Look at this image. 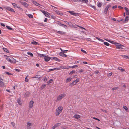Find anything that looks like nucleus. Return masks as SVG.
Wrapping results in <instances>:
<instances>
[{"label":"nucleus","instance_id":"f257e3e1","mask_svg":"<svg viewBox=\"0 0 129 129\" xmlns=\"http://www.w3.org/2000/svg\"><path fill=\"white\" fill-rule=\"evenodd\" d=\"M63 109V107L62 106H59L56 109L55 112V114L56 116L59 115V114L61 113Z\"/></svg>","mask_w":129,"mask_h":129},{"label":"nucleus","instance_id":"f03ea898","mask_svg":"<svg viewBox=\"0 0 129 129\" xmlns=\"http://www.w3.org/2000/svg\"><path fill=\"white\" fill-rule=\"evenodd\" d=\"M66 95V94L63 93L60 94L57 97L56 101H60L61 100L64 98Z\"/></svg>","mask_w":129,"mask_h":129},{"label":"nucleus","instance_id":"7ed1b4c3","mask_svg":"<svg viewBox=\"0 0 129 129\" xmlns=\"http://www.w3.org/2000/svg\"><path fill=\"white\" fill-rule=\"evenodd\" d=\"M116 48L119 49L120 50H121L124 49L123 47H124V46L118 43H116Z\"/></svg>","mask_w":129,"mask_h":129},{"label":"nucleus","instance_id":"20e7f679","mask_svg":"<svg viewBox=\"0 0 129 129\" xmlns=\"http://www.w3.org/2000/svg\"><path fill=\"white\" fill-rule=\"evenodd\" d=\"M34 103V102L33 101H30L29 103V108H31L33 107Z\"/></svg>","mask_w":129,"mask_h":129},{"label":"nucleus","instance_id":"39448f33","mask_svg":"<svg viewBox=\"0 0 129 129\" xmlns=\"http://www.w3.org/2000/svg\"><path fill=\"white\" fill-rule=\"evenodd\" d=\"M50 57H48V56H45L44 57V59L46 61H48L50 59Z\"/></svg>","mask_w":129,"mask_h":129},{"label":"nucleus","instance_id":"423d86ee","mask_svg":"<svg viewBox=\"0 0 129 129\" xmlns=\"http://www.w3.org/2000/svg\"><path fill=\"white\" fill-rule=\"evenodd\" d=\"M6 8L9 10V11H10L12 12H15V11L12 8H10V7H6Z\"/></svg>","mask_w":129,"mask_h":129},{"label":"nucleus","instance_id":"0eeeda50","mask_svg":"<svg viewBox=\"0 0 129 129\" xmlns=\"http://www.w3.org/2000/svg\"><path fill=\"white\" fill-rule=\"evenodd\" d=\"M41 11L47 17H49V15L47 13V12L45 11Z\"/></svg>","mask_w":129,"mask_h":129},{"label":"nucleus","instance_id":"6e6552de","mask_svg":"<svg viewBox=\"0 0 129 129\" xmlns=\"http://www.w3.org/2000/svg\"><path fill=\"white\" fill-rule=\"evenodd\" d=\"M69 13H70L71 15L74 16H77L78 15V13H76L74 12V11H68Z\"/></svg>","mask_w":129,"mask_h":129},{"label":"nucleus","instance_id":"1a4fd4ad","mask_svg":"<svg viewBox=\"0 0 129 129\" xmlns=\"http://www.w3.org/2000/svg\"><path fill=\"white\" fill-rule=\"evenodd\" d=\"M5 85V84L2 81H0V87H3Z\"/></svg>","mask_w":129,"mask_h":129},{"label":"nucleus","instance_id":"9d476101","mask_svg":"<svg viewBox=\"0 0 129 129\" xmlns=\"http://www.w3.org/2000/svg\"><path fill=\"white\" fill-rule=\"evenodd\" d=\"M12 57H11L9 56H7L6 57V59L8 61L11 62L12 61Z\"/></svg>","mask_w":129,"mask_h":129},{"label":"nucleus","instance_id":"9b49d317","mask_svg":"<svg viewBox=\"0 0 129 129\" xmlns=\"http://www.w3.org/2000/svg\"><path fill=\"white\" fill-rule=\"evenodd\" d=\"M73 117L74 118L78 119L80 118V116L78 114H75L74 115Z\"/></svg>","mask_w":129,"mask_h":129},{"label":"nucleus","instance_id":"f8f14e48","mask_svg":"<svg viewBox=\"0 0 129 129\" xmlns=\"http://www.w3.org/2000/svg\"><path fill=\"white\" fill-rule=\"evenodd\" d=\"M78 81H73L72 82V83H70V85L71 86H73L74 85L76 84Z\"/></svg>","mask_w":129,"mask_h":129},{"label":"nucleus","instance_id":"ddd939ff","mask_svg":"<svg viewBox=\"0 0 129 129\" xmlns=\"http://www.w3.org/2000/svg\"><path fill=\"white\" fill-rule=\"evenodd\" d=\"M104 39L106 40L107 41L111 43H112V44H116V43H117L116 42H115L114 41H110V40H108L107 39Z\"/></svg>","mask_w":129,"mask_h":129},{"label":"nucleus","instance_id":"4468645a","mask_svg":"<svg viewBox=\"0 0 129 129\" xmlns=\"http://www.w3.org/2000/svg\"><path fill=\"white\" fill-rule=\"evenodd\" d=\"M126 12V15H129V11L128 10V9L126 8L125 7L124 8Z\"/></svg>","mask_w":129,"mask_h":129},{"label":"nucleus","instance_id":"2eb2a0df","mask_svg":"<svg viewBox=\"0 0 129 129\" xmlns=\"http://www.w3.org/2000/svg\"><path fill=\"white\" fill-rule=\"evenodd\" d=\"M64 53L61 52H60L59 53V54L60 55L62 56H64L65 57H66L67 56Z\"/></svg>","mask_w":129,"mask_h":129},{"label":"nucleus","instance_id":"dca6fc26","mask_svg":"<svg viewBox=\"0 0 129 129\" xmlns=\"http://www.w3.org/2000/svg\"><path fill=\"white\" fill-rule=\"evenodd\" d=\"M21 4L23 6H24L25 7H27L28 6V4L25 2H21Z\"/></svg>","mask_w":129,"mask_h":129},{"label":"nucleus","instance_id":"f3484780","mask_svg":"<svg viewBox=\"0 0 129 129\" xmlns=\"http://www.w3.org/2000/svg\"><path fill=\"white\" fill-rule=\"evenodd\" d=\"M33 3L35 5L39 7H40V6H41V5L39 3H37L35 1H33Z\"/></svg>","mask_w":129,"mask_h":129},{"label":"nucleus","instance_id":"a211bd4d","mask_svg":"<svg viewBox=\"0 0 129 129\" xmlns=\"http://www.w3.org/2000/svg\"><path fill=\"white\" fill-rule=\"evenodd\" d=\"M61 124L60 123H57L54 126V128H56L57 127L59 126Z\"/></svg>","mask_w":129,"mask_h":129},{"label":"nucleus","instance_id":"6ab92c4d","mask_svg":"<svg viewBox=\"0 0 129 129\" xmlns=\"http://www.w3.org/2000/svg\"><path fill=\"white\" fill-rule=\"evenodd\" d=\"M46 85V84H42L41 87V88L42 89H44Z\"/></svg>","mask_w":129,"mask_h":129},{"label":"nucleus","instance_id":"aec40b11","mask_svg":"<svg viewBox=\"0 0 129 129\" xmlns=\"http://www.w3.org/2000/svg\"><path fill=\"white\" fill-rule=\"evenodd\" d=\"M11 60L12 61L11 62L15 63L16 62V60L13 57L12 58Z\"/></svg>","mask_w":129,"mask_h":129},{"label":"nucleus","instance_id":"412c9836","mask_svg":"<svg viewBox=\"0 0 129 129\" xmlns=\"http://www.w3.org/2000/svg\"><path fill=\"white\" fill-rule=\"evenodd\" d=\"M128 16H126L125 17V20L123 22L124 23H125L127 22L128 20Z\"/></svg>","mask_w":129,"mask_h":129},{"label":"nucleus","instance_id":"4be33fe9","mask_svg":"<svg viewBox=\"0 0 129 129\" xmlns=\"http://www.w3.org/2000/svg\"><path fill=\"white\" fill-rule=\"evenodd\" d=\"M57 24L59 25L60 26H64L65 27H67V26L66 25H65L64 24H62V23H61L59 22H58V23H57Z\"/></svg>","mask_w":129,"mask_h":129},{"label":"nucleus","instance_id":"5701e85b","mask_svg":"<svg viewBox=\"0 0 129 129\" xmlns=\"http://www.w3.org/2000/svg\"><path fill=\"white\" fill-rule=\"evenodd\" d=\"M27 127H29L30 126H32L33 125V124L30 122H27Z\"/></svg>","mask_w":129,"mask_h":129},{"label":"nucleus","instance_id":"b1692460","mask_svg":"<svg viewBox=\"0 0 129 129\" xmlns=\"http://www.w3.org/2000/svg\"><path fill=\"white\" fill-rule=\"evenodd\" d=\"M88 2V0H81V2L85 3H87Z\"/></svg>","mask_w":129,"mask_h":129},{"label":"nucleus","instance_id":"393cba45","mask_svg":"<svg viewBox=\"0 0 129 129\" xmlns=\"http://www.w3.org/2000/svg\"><path fill=\"white\" fill-rule=\"evenodd\" d=\"M66 23L67 24H68L71 27L72 26L73 24L70 22L66 21Z\"/></svg>","mask_w":129,"mask_h":129},{"label":"nucleus","instance_id":"a878e982","mask_svg":"<svg viewBox=\"0 0 129 129\" xmlns=\"http://www.w3.org/2000/svg\"><path fill=\"white\" fill-rule=\"evenodd\" d=\"M118 69L121 71L122 72L124 71H125V70L124 69H123L121 67H119L118 68Z\"/></svg>","mask_w":129,"mask_h":129},{"label":"nucleus","instance_id":"bb28decb","mask_svg":"<svg viewBox=\"0 0 129 129\" xmlns=\"http://www.w3.org/2000/svg\"><path fill=\"white\" fill-rule=\"evenodd\" d=\"M25 97H28L29 96V94L28 93L26 92L25 94Z\"/></svg>","mask_w":129,"mask_h":129},{"label":"nucleus","instance_id":"cd10ccee","mask_svg":"<svg viewBox=\"0 0 129 129\" xmlns=\"http://www.w3.org/2000/svg\"><path fill=\"white\" fill-rule=\"evenodd\" d=\"M57 33L62 35H63L65 34V32H62L60 31H58L57 32Z\"/></svg>","mask_w":129,"mask_h":129},{"label":"nucleus","instance_id":"c85d7f7f","mask_svg":"<svg viewBox=\"0 0 129 129\" xmlns=\"http://www.w3.org/2000/svg\"><path fill=\"white\" fill-rule=\"evenodd\" d=\"M3 49L6 52H8V53L9 52L8 50L6 48H3Z\"/></svg>","mask_w":129,"mask_h":129},{"label":"nucleus","instance_id":"c756f323","mask_svg":"<svg viewBox=\"0 0 129 129\" xmlns=\"http://www.w3.org/2000/svg\"><path fill=\"white\" fill-rule=\"evenodd\" d=\"M118 89V87H116L114 88H112L111 89L112 90H116L117 89Z\"/></svg>","mask_w":129,"mask_h":129},{"label":"nucleus","instance_id":"7c9ffc66","mask_svg":"<svg viewBox=\"0 0 129 129\" xmlns=\"http://www.w3.org/2000/svg\"><path fill=\"white\" fill-rule=\"evenodd\" d=\"M17 103L19 105H21L22 104L20 100L19 99L17 100Z\"/></svg>","mask_w":129,"mask_h":129},{"label":"nucleus","instance_id":"2f4dec72","mask_svg":"<svg viewBox=\"0 0 129 129\" xmlns=\"http://www.w3.org/2000/svg\"><path fill=\"white\" fill-rule=\"evenodd\" d=\"M12 5L14 7V8L16 7L17 8H18L19 7L16 4L14 3H12Z\"/></svg>","mask_w":129,"mask_h":129},{"label":"nucleus","instance_id":"473e14b6","mask_svg":"<svg viewBox=\"0 0 129 129\" xmlns=\"http://www.w3.org/2000/svg\"><path fill=\"white\" fill-rule=\"evenodd\" d=\"M102 3H99L98 4V6L99 7H100L102 6Z\"/></svg>","mask_w":129,"mask_h":129},{"label":"nucleus","instance_id":"72a5a7b5","mask_svg":"<svg viewBox=\"0 0 129 129\" xmlns=\"http://www.w3.org/2000/svg\"><path fill=\"white\" fill-rule=\"evenodd\" d=\"M38 55L40 57H44L45 55L43 54H41L40 53H38Z\"/></svg>","mask_w":129,"mask_h":129},{"label":"nucleus","instance_id":"f704fd0d","mask_svg":"<svg viewBox=\"0 0 129 129\" xmlns=\"http://www.w3.org/2000/svg\"><path fill=\"white\" fill-rule=\"evenodd\" d=\"M78 67V66L77 65L73 66H72V67L69 66V67H70V68H76V67Z\"/></svg>","mask_w":129,"mask_h":129},{"label":"nucleus","instance_id":"c9c22d12","mask_svg":"<svg viewBox=\"0 0 129 129\" xmlns=\"http://www.w3.org/2000/svg\"><path fill=\"white\" fill-rule=\"evenodd\" d=\"M31 43L34 45H36L38 44L37 42H36L35 41H33V42H31Z\"/></svg>","mask_w":129,"mask_h":129},{"label":"nucleus","instance_id":"e433bc0d","mask_svg":"<svg viewBox=\"0 0 129 129\" xmlns=\"http://www.w3.org/2000/svg\"><path fill=\"white\" fill-rule=\"evenodd\" d=\"M120 56H121L125 58L126 59L127 58H128V56H126L125 55H120Z\"/></svg>","mask_w":129,"mask_h":129},{"label":"nucleus","instance_id":"4c0bfd02","mask_svg":"<svg viewBox=\"0 0 129 129\" xmlns=\"http://www.w3.org/2000/svg\"><path fill=\"white\" fill-rule=\"evenodd\" d=\"M27 15L28 16V17L30 18H33V16L31 14H27Z\"/></svg>","mask_w":129,"mask_h":129},{"label":"nucleus","instance_id":"58836bf2","mask_svg":"<svg viewBox=\"0 0 129 129\" xmlns=\"http://www.w3.org/2000/svg\"><path fill=\"white\" fill-rule=\"evenodd\" d=\"M6 27H7V28L9 29V30H12L13 29L11 28L10 26H6Z\"/></svg>","mask_w":129,"mask_h":129},{"label":"nucleus","instance_id":"ea45409f","mask_svg":"<svg viewBox=\"0 0 129 129\" xmlns=\"http://www.w3.org/2000/svg\"><path fill=\"white\" fill-rule=\"evenodd\" d=\"M75 70H73L69 74L70 75H72L74 73H75Z\"/></svg>","mask_w":129,"mask_h":129},{"label":"nucleus","instance_id":"a19ab883","mask_svg":"<svg viewBox=\"0 0 129 129\" xmlns=\"http://www.w3.org/2000/svg\"><path fill=\"white\" fill-rule=\"evenodd\" d=\"M53 58V59L57 61H59V59L57 58V57H53V58Z\"/></svg>","mask_w":129,"mask_h":129},{"label":"nucleus","instance_id":"79ce46f5","mask_svg":"<svg viewBox=\"0 0 129 129\" xmlns=\"http://www.w3.org/2000/svg\"><path fill=\"white\" fill-rule=\"evenodd\" d=\"M89 6L91 7L92 8H93L95 10H96V8L94 6H92L91 5H89Z\"/></svg>","mask_w":129,"mask_h":129},{"label":"nucleus","instance_id":"37998d69","mask_svg":"<svg viewBox=\"0 0 129 129\" xmlns=\"http://www.w3.org/2000/svg\"><path fill=\"white\" fill-rule=\"evenodd\" d=\"M56 13L60 15H62L63 14L62 13L58 11V12H57V13Z\"/></svg>","mask_w":129,"mask_h":129},{"label":"nucleus","instance_id":"c03bdc74","mask_svg":"<svg viewBox=\"0 0 129 129\" xmlns=\"http://www.w3.org/2000/svg\"><path fill=\"white\" fill-rule=\"evenodd\" d=\"M40 77H41L40 76L38 75H36V76H35V77H34L33 78H38V79H39L40 78Z\"/></svg>","mask_w":129,"mask_h":129},{"label":"nucleus","instance_id":"a18cd8bd","mask_svg":"<svg viewBox=\"0 0 129 129\" xmlns=\"http://www.w3.org/2000/svg\"><path fill=\"white\" fill-rule=\"evenodd\" d=\"M108 9L106 8H105L104 10V12L106 14L107 13Z\"/></svg>","mask_w":129,"mask_h":129},{"label":"nucleus","instance_id":"49530a36","mask_svg":"<svg viewBox=\"0 0 129 129\" xmlns=\"http://www.w3.org/2000/svg\"><path fill=\"white\" fill-rule=\"evenodd\" d=\"M27 54L29 55H30L31 56H33V54L30 52H27Z\"/></svg>","mask_w":129,"mask_h":129},{"label":"nucleus","instance_id":"de8ad7c7","mask_svg":"<svg viewBox=\"0 0 129 129\" xmlns=\"http://www.w3.org/2000/svg\"><path fill=\"white\" fill-rule=\"evenodd\" d=\"M104 45L107 46H109V44L107 42H104Z\"/></svg>","mask_w":129,"mask_h":129},{"label":"nucleus","instance_id":"09e8293b","mask_svg":"<svg viewBox=\"0 0 129 129\" xmlns=\"http://www.w3.org/2000/svg\"><path fill=\"white\" fill-rule=\"evenodd\" d=\"M11 125L14 127L15 126V123L13 122H12L11 123Z\"/></svg>","mask_w":129,"mask_h":129},{"label":"nucleus","instance_id":"8fccbe9b","mask_svg":"<svg viewBox=\"0 0 129 129\" xmlns=\"http://www.w3.org/2000/svg\"><path fill=\"white\" fill-rule=\"evenodd\" d=\"M56 69V68H54V69H49V70L50 71H53L55 70Z\"/></svg>","mask_w":129,"mask_h":129},{"label":"nucleus","instance_id":"3c124183","mask_svg":"<svg viewBox=\"0 0 129 129\" xmlns=\"http://www.w3.org/2000/svg\"><path fill=\"white\" fill-rule=\"evenodd\" d=\"M81 51L82 52L85 53H86V52L84 50H83L82 49H81Z\"/></svg>","mask_w":129,"mask_h":129},{"label":"nucleus","instance_id":"603ef678","mask_svg":"<svg viewBox=\"0 0 129 129\" xmlns=\"http://www.w3.org/2000/svg\"><path fill=\"white\" fill-rule=\"evenodd\" d=\"M72 78L69 77L67 79V81H71L72 80Z\"/></svg>","mask_w":129,"mask_h":129},{"label":"nucleus","instance_id":"864d4df0","mask_svg":"<svg viewBox=\"0 0 129 129\" xmlns=\"http://www.w3.org/2000/svg\"><path fill=\"white\" fill-rule=\"evenodd\" d=\"M123 108L126 110H127L128 109L127 108L126 106H124L123 107Z\"/></svg>","mask_w":129,"mask_h":129},{"label":"nucleus","instance_id":"5fc2aeb1","mask_svg":"<svg viewBox=\"0 0 129 129\" xmlns=\"http://www.w3.org/2000/svg\"><path fill=\"white\" fill-rule=\"evenodd\" d=\"M111 6V5H108L107 7H106V8H107V9H108V8L110 7Z\"/></svg>","mask_w":129,"mask_h":129},{"label":"nucleus","instance_id":"6e6d98bb","mask_svg":"<svg viewBox=\"0 0 129 129\" xmlns=\"http://www.w3.org/2000/svg\"><path fill=\"white\" fill-rule=\"evenodd\" d=\"M72 2H78V0H71Z\"/></svg>","mask_w":129,"mask_h":129},{"label":"nucleus","instance_id":"4d7b16f0","mask_svg":"<svg viewBox=\"0 0 129 129\" xmlns=\"http://www.w3.org/2000/svg\"><path fill=\"white\" fill-rule=\"evenodd\" d=\"M112 72H111L110 73H109L108 74V76H111L112 75Z\"/></svg>","mask_w":129,"mask_h":129},{"label":"nucleus","instance_id":"13d9d810","mask_svg":"<svg viewBox=\"0 0 129 129\" xmlns=\"http://www.w3.org/2000/svg\"><path fill=\"white\" fill-rule=\"evenodd\" d=\"M61 68L62 69H69V68H70V67H68V68H64V67L63 66H61Z\"/></svg>","mask_w":129,"mask_h":129},{"label":"nucleus","instance_id":"bf43d9fd","mask_svg":"<svg viewBox=\"0 0 129 129\" xmlns=\"http://www.w3.org/2000/svg\"><path fill=\"white\" fill-rule=\"evenodd\" d=\"M117 7V6L116 5L112 7V8L113 9H114L116 8Z\"/></svg>","mask_w":129,"mask_h":129},{"label":"nucleus","instance_id":"052dcab7","mask_svg":"<svg viewBox=\"0 0 129 129\" xmlns=\"http://www.w3.org/2000/svg\"><path fill=\"white\" fill-rule=\"evenodd\" d=\"M1 24L3 26H5V25L3 23H1Z\"/></svg>","mask_w":129,"mask_h":129},{"label":"nucleus","instance_id":"680f3d73","mask_svg":"<svg viewBox=\"0 0 129 129\" xmlns=\"http://www.w3.org/2000/svg\"><path fill=\"white\" fill-rule=\"evenodd\" d=\"M6 73L8 75H10L11 74V73H9L7 72H6Z\"/></svg>","mask_w":129,"mask_h":129},{"label":"nucleus","instance_id":"e2e57ef3","mask_svg":"<svg viewBox=\"0 0 129 129\" xmlns=\"http://www.w3.org/2000/svg\"><path fill=\"white\" fill-rule=\"evenodd\" d=\"M93 119H95V120H98V121H100V120L99 119H98V118H95V117H94L93 118Z\"/></svg>","mask_w":129,"mask_h":129},{"label":"nucleus","instance_id":"0e129e2a","mask_svg":"<svg viewBox=\"0 0 129 129\" xmlns=\"http://www.w3.org/2000/svg\"><path fill=\"white\" fill-rule=\"evenodd\" d=\"M52 82V81H48V82H47V83L48 84H49L50 83Z\"/></svg>","mask_w":129,"mask_h":129},{"label":"nucleus","instance_id":"69168bd1","mask_svg":"<svg viewBox=\"0 0 129 129\" xmlns=\"http://www.w3.org/2000/svg\"><path fill=\"white\" fill-rule=\"evenodd\" d=\"M28 77V76H27L25 78V81H28V79L27 78V77Z\"/></svg>","mask_w":129,"mask_h":129},{"label":"nucleus","instance_id":"338daca9","mask_svg":"<svg viewBox=\"0 0 129 129\" xmlns=\"http://www.w3.org/2000/svg\"><path fill=\"white\" fill-rule=\"evenodd\" d=\"M15 70L18 72H19L20 71V70L19 69H15Z\"/></svg>","mask_w":129,"mask_h":129},{"label":"nucleus","instance_id":"774afa93","mask_svg":"<svg viewBox=\"0 0 129 129\" xmlns=\"http://www.w3.org/2000/svg\"><path fill=\"white\" fill-rule=\"evenodd\" d=\"M47 21V18H45L44 20V21L46 22Z\"/></svg>","mask_w":129,"mask_h":129}]
</instances>
